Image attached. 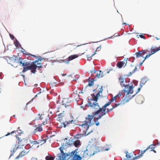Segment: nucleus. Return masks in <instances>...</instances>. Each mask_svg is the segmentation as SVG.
Masks as SVG:
<instances>
[{
  "instance_id": "e2e57ef3",
  "label": "nucleus",
  "mask_w": 160,
  "mask_h": 160,
  "mask_svg": "<svg viewBox=\"0 0 160 160\" xmlns=\"http://www.w3.org/2000/svg\"><path fill=\"white\" fill-rule=\"evenodd\" d=\"M110 71V70H109V71H107V73H108Z\"/></svg>"
},
{
  "instance_id": "4d7b16f0",
  "label": "nucleus",
  "mask_w": 160,
  "mask_h": 160,
  "mask_svg": "<svg viewBox=\"0 0 160 160\" xmlns=\"http://www.w3.org/2000/svg\"><path fill=\"white\" fill-rule=\"evenodd\" d=\"M21 48V49H22L23 51H22V52H23L24 51V50L22 48Z\"/></svg>"
},
{
  "instance_id": "774afa93",
  "label": "nucleus",
  "mask_w": 160,
  "mask_h": 160,
  "mask_svg": "<svg viewBox=\"0 0 160 160\" xmlns=\"http://www.w3.org/2000/svg\"><path fill=\"white\" fill-rule=\"evenodd\" d=\"M123 24L126 25V23H124Z\"/></svg>"
},
{
  "instance_id": "f3484780",
  "label": "nucleus",
  "mask_w": 160,
  "mask_h": 160,
  "mask_svg": "<svg viewBox=\"0 0 160 160\" xmlns=\"http://www.w3.org/2000/svg\"><path fill=\"white\" fill-rule=\"evenodd\" d=\"M74 145L76 147H77L78 146L80 145V141L79 140H76L74 142Z\"/></svg>"
},
{
  "instance_id": "6ab92c4d",
  "label": "nucleus",
  "mask_w": 160,
  "mask_h": 160,
  "mask_svg": "<svg viewBox=\"0 0 160 160\" xmlns=\"http://www.w3.org/2000/svg\"><path fill=\"white\" fill-rule=\"evenodd\" d=\"M15 39L16 40L14 42V44L15 46L16 47H18L19 46L20 47L21 46V45L19 43L18 41L17 40V39L16 38H15Z\"/></svg>"
},
{
  "instance_id": "9b49d317",
  "label": "nucleus",
  "mask_w": 160,
  "mask_h": 160,
  "mask_svg": "<svg viewBox=\"0 0 160 160\" xmlns=\"http://www.w3.org/2000/svg\"><path fill=\"white\" fill-rule=\"evenodd\" d=\"M28 152L29 151H28L27 152L26 151L24 150L22 151V152H20L19 155L18 156H17L16 157V159H18L19 158H21V157H23V156H24V155H26L27 153H28Z\"/></svg>"
},
{
  "instance_id": "ea45409f",
  "label": "nucleus",
  "mask_w": 160,
  "mask_h": 160,
  "mask_svg": "<svg viewBox=\"0 0 160 160\" xmlns=\"http://www.w3.org/2000/svg\"><path fill=\"white\" fill-rule=\"evenodd\" d=\"M146 150H144L143 151H141V155H142L143 154L146 152Z\"/></svg>"
},
{
  "instance_id": "5701e85b",
  "label": "nucleus",
  "mask_w": 160,
  "mask_h": 160,
  "mask_svg": "<svg viewBox=\"0 0 160 160\" xmlns=\"http://www.w3.org/2000/svg\"><path fill=\"white\" fill-rule=\"evenodd\" d=\"M35 130L41 132L42 130V128L41 126H38L36 128Z\"/></svg>"
},
{
  "instance_id": "4be33fe9",
  "label": "nucleus",
  "mask_w": 160,
  "mask_h": 160,
  "mask_svg": "<svg viewBox=\"0 0 160 160\" xmlns=\"http://www.w3.org/2000/svg\"><path fill=\"white\" fill-rule=\"evenodd\" d=\"M18 148V147H17L16 149H13V151H11V155H10V156L9 157V158H10V157L11 156H13V153H14V152H15L17 150V148Z\"/></svg>"
},
{
  "instance_id": "c03bdc74",
  "label": "nucleus",
  "mask_w": 160,
  "mask_h": 160,
  "mask_svg": "<svg viewBox=\"0 0 160 160\" xmlns=\"http://www.w3.org/2000/svg\"><path fill=\"white\" fill-rule=\"evenodd\" d=\"M63 105H64V107H65V108H66L67 107L69 106V105L68 104V105H67L66 104H63Z\"/></svg>"
},
{
  "instance_id": "aec40b11",
  "label": "nucleus",
  "mask_w": 160,
  "mask_h": 160,
  "mask_svg": "<svg viewBox=\"0 0 160 160\" xmlns=\"http://www.w3.org/2000/svg\"><path fill=\"white\" fill-rule=\"evenodd\" d=\"M45 159L46 160H53L54 158L52 157L47 156L45 158Z\"/></svg>"
},
{
  "instance_id": "37998d69",
  "label": "nucleus",
  "mask_w": 160,
  "mask_h": 160,
  "mask_svg": "<svg viewBox=\"0 0 160 160\" xmlns=\"http://www.w3.org/2000/svg\"><path fill=\"white\" fill-rule=\"evenodd\" d=\"M22 58L21 57H19L18 58V59L17 60V61H22Z\"/></svg>"
},
{
  "instance_id": "864d4df0",
  "label": "nucleus",
  "mask_w": 160,
  "mask_h": 160,
  "mask_svg": "<svg viewBox=\"0 0 160 160\" xmlns=\"http://www.w3.org/2000/svg\"><path fill=\"white\" fill-rule=\"evenodd\" d=\"M99 124V122H98L97 123H96V125L97 126H98Z\"/></svg>"
},
{
  "instance_id": "20e7f679",
  "label": "nucleus",
  "mask_w": 160,
  "mask_h": 160,
  "mask_svg": "<svg viewBox=\"0 0 160 160\" xmlns=\"http://www.w3.org/2000/svg\"><path fill=\"white\" fill-rule=\"evenodd\" d=\"M91 151H93L94 152L92 154V155L99 152L100 150L98 147L94 143L92 144V145L89 144L87 146L86 149L83 152V155L82 157H84V158H87V156L89 155V154L88 155V153L87 152V151L90 152Z\"/></svg>"
},
{
  "instance_id": "58836bf2",
  "label": "nucleus",
  "mask_w": 160,
  "mask_h": 160,
  "mask_svg": "<svg viewBox=\"0 0 160 160\" xmlns=\"http://www.w3.org/2000/svg\"><path fill=\"white\" fill-rule=\"evenodd\" d=\"M41 93V92H38V93L37 94V95H36L35 96V97L34 98H33L32 99V100L31 101H33V99L35 98L36 97H37V95H38V94H40Z\"/></svg>"
},
{
  "instance_id": "680f3d73",
  "label": "nucleus",
  "mask_w": 160,
  "mask_h": 160,
  "mask_svg": "<svg viewBox=\"0 0 160 160\" xmlns=\"http://www.w3.org/2000/svg\"><path fill=\"white\" fill-rule=\"evenodd\" d=\"M62 76H64L66 75V74H62Z\"/></svg>"
},
{
  "instance_id": "13d9d810",
  "label": "nucleus",
  "mask_w": 160,
  "mask_h": 160,
  "mask_svg": "<svg viewBox=\"0 0 160 160\" xmlns=\"http://www.w3.org/2000/svg\"><path fill=\"white\" fill-rule=\"evenodd\" d=\"M149 148H150L149 147H147L146 149H145L146 151H147Z\"/></svg>"
},
{
  "instance_id": "f704fd0d",
  "label": "nucleus",
  "mask_w": 160,
  "mask_h": 160,
  "mask_svg": "<svg viewBox=\"0 0 160 160\" xmlns=\"http://www.w3.org/2000/svg\"><path fill=\"white\" fill-rule=\"evenodd\" d=\"M91 73L92 74L93 73H95L97 71H96L95 69H94L93 70L91 71Z\"/></svg>"
},
{
  "instance_id": "393cba45",
  "label": "nucleus",
  "mask_w": 160,
  "mask_h": 160,
  "mask_svg": "<svg viewBox=\"0 0 160 160\" xmlns=\"http://www.w3.org/2000/svg\"><path fill=\"white\" fill-rule=\"evenodd\" d=\"M29 69H29V68H28L27 67H24L22 71V72H26V71H27L28 70H29Z\"/></svg>"
},
{
  "instance_id": "f03ea898",
  "label": "nucleus",
  "mask_w": 160,
  "mask_h": 160,
  "mask_svg": "<svg viewBox=\"0 0 160 160\" xmlns=\"http://www.w3.org/2000/svg\"><path fill=\"white\" fill-rule=\"evenodd\" d=\"M61 153H59L58 156V160H65L66 157H69L67 160H81L82 157L78 154L77 150L72 151L71 153L67 154L64 153L63 151V148L62 147L59 148Z\"/></svg>"
},
{
  "instance_id": "09e8293b",
  "label": "nucleus",
  "mask_w": 160,
  "mask_h": 160,
  "mask_svg": "<svg viewBox=\"0 0 160 160\" xmlns=\"http://www.w3.org/2000/svg\"><path fill=\"white\" fill-rule=\"evenodd\" d=\"M137 103H138V104H141V103H142V101L141 102H138L137 100Z\"/></svg>"
},
{
  "instance_id": "0e129e2a",
  "label": "nucleus",
  "mask_w": 160,
  "mask_h": 160,
  "mask_svg": "<svg viewBox=\"0 0 160 160\" xmlns=\"http://www.w3.org/2000/svg\"><path fill=\"white\" fill-rule=\"evenodd\" d=\"M37 86H38V84H35V87H37Z\"/></svg>"
},
{
  "instance_id": "f8f14e48",
  "label": "nucleus",
  "mask_w": 160,
  "mask_h": 160,
  "mask_svg": "<svg viewBox=\"0 0 160 160\" xmlns=\"http://www.w3.org/2000/svg\"><path fill=\"white\" fill-rule=\"evenodd\" d=\"M125 62H126V64L125 66L126 65V63H127V60H126L125 62L122 61V62H120L118 63L117 66L119 68H121L122 66L124 65L125 63Z\"/></svg>"
},
{
  "instance_id": "338daca9",
  "label": "nucleus",
  "mask_w": 160,
  "mask_h": 160,
  "mask_svg": "<svg viewBox=\"0 0 160 160\" xmlns=\"http://www.w3.org/2000/svg\"><path fill=\"white\" fill-rule=\"evenodd\" d=\"M156 39H157V40H158V39H158V38L157 37H156Z\"/></svg>"
},
{
  "instance_id": "a18cd8bd",
  "label": "nucleus",
  "mask_w": 160,
  "mask_h": 160,
  "mask_svg": "<svg viewBox=\"0 0 160 160\" xmlns=\"http://www.w3.org/2000/svg\"><path fill=\"white\" fill-rule=\"evenodd\" d=\"M160 49H159V48H157L155 49V50L156 52H157Z\"/></svg>"
},
{
  "instance_id": "bf43d9fd",
  "label": "nucleus",
  "mask_w": 160,
  "mask_h": 160,
  "mask_svg": "<svg viewBox=\"0 0 160 160\" xmlns=\"http://www.w3.org/2000/svg\"><path fill=\"white\" fill-rule=\"evenodd\" d=\"M96 52H95L94 54H92L91 56H92V57L94 56L96 54Z\"/></svg>"
},
{
  "instance_id": "423d86ee",
  "label": "nucleus",
  "mask_w": 160,
  "mask_h": 160,
  "mask_svg": "<svg viewBox=\"0 0 160 160\" xmlns=\"http://www.w3.org/2000/svg\"><path fill=\"white\" fill-rule=\"evenodd\" d=\"M18 141V144L19 146H24L25 145V144L27 140L26 139L24 138L21 139L19 137H16Z\"/></svg>"
},
{
  "instance_id": "4468645a",
  "label": "nucleus",
  "mask_w": 160,
  "mask_h": 160,
  "mask_svg": "<svg viewBox=\"0 0 160 160\" xmlns=\"http://www.w3.org/2000/svg\"><path fill=\"white\" fill-rule=\"evenodd\" d=\"M78 56L76 54L71 55L68 57V62L72 60L73 59L78 58Z\"/></svg>"
},
{
  "instance_id": "473e14b6",
  "label": "nucleus",
  "mask_w": 160,
  "mask_h": 160,
  "mask_svg": "<svg viewBox=\"0 0 160 160\" xmlns=\"http://www.w3.org/2000/svg\"><path fill=\"white\" fill-rule=\"evenodd\" d=\"M9 36L10 38L12 40H13L15 38L14 36L10 33L9 34Z\"/></svg>"
},
{
  "instance_id": "a211bd4d",
  "label": "nucleus",
  "mask_w": 160,
  "mask_h": 160,
  "mask_svg": "<svg viewBox=\"0 0 160 160\" xmlns=\"http://www.w3.org/2000/svg\"><path fill=\"white\" fill-rule=\"evenodd\" d=\"M73 121L72 120L71 121H69L63 122L62 124L63 125V127L64 128H65L68 124L72 123V122Z\"/></svg>"
},
{
  "instance_id": "1a4fd4ad",
  "label": "nucleus",
  "mask_w": 160,
  "mask_h": 160,
  "mask_svg": "<svg viewBox=\"0 0 160 160\" xmlns=\"http://www.w3.org/2000/svg\"><path fill=\"white\" fill-rule=\"evenodd\" d=\"M121 96V93H118L117 95L115 96L114 97H112V98L110 100H111V101L112 102H114V101H115V102H116V101H118L120 99V97Z\"/></svg>"
},
{
  "instance_id": "a19ab883",
  "label": "nucleus",
  "mask_w": 160,
  "mask_h": 160,
  "mask_svg": "<svg viewBox=\"0 0 160 160\" xmlns=\"http://www.w3.org/2000/svg\"><path fill=\"white\" fill-rule=\"evenodd\" d=\"M137 69V67H135V69L132 71V73H133L135 72Z\"/></svg>"
},
{
  "instance_id": "2f4dec72",
  "label": "nucleus",
  "mask_w": 160,
  "mask_h": 160,
  "mask_svg": "<svg viewBox=\"0 0 160 160\" xmlns=\"http://www.w3.org/2000/svg\"><path fill=\"white\" fill-rule=\"evenodd\" d=\"M31 143L33 144L36 145L37 144H39V142H37V141H34L32 142H31Z\"/></svg>"
},
{
  "instance_id": "7ed1b4c3",
  "label": "nucleus",
  "mask_w": 160,
  "mask_h": 160,
  "mask_svg": "<svg viewBox=\"0 0 160 160\" xmlns=\"http://www.w3.org/2000/svg\"><path fill=\"white\" fill-rule=\"evenodd\" d=\"M119 82L121 86L124 87V89L122 91V92H124L126 93L124 95H126V96L129 94L133 93L134 87L132 85H130L129 79H125L123 76H121L119 79Z\"/></svg>"
},
{
  "instance_id": "6e6552de",
  "label": "nucleus",
  "mask_w": 160,
  "mask_h": 160,
  "mask_svg": "<svg viewBox=\"0 0 160 160\" xmlns=\"http://www.w3.org/2000/svg\"><path fill=\"white\" fill-rule=\"evenodd\" d=\"M147 52H145V50L141 51L139 52H136V57L137 58H138L141 57H142L143 58L144 57L142 56L147 53Z\"/></svg>"
},
{
  "instance_id": "39448f33",
  "label": "nucleus",
  "mask_w": 160,
  "mask_h": 160,
  "mask_svg": "<svg viewBox=\"0 0 160 160\" xmlns=\"http://www.w3.org/2000/svg\"><path fill=\"white\" fill-rule=\"evenodd\" d=\"M37 62L34 61L33 62L31 63V65L29 67V69H32L31 72L33 73H35L36 72V69L37 68H41L42 67V64L39 63H37V64H39L40 66H37L36 64V63Z\"/></svg>"
},
{
  "instance_id": "49530a36",
  "label": "nucleus",
  "mask_w": 160,
  "mask_h": 160,
  "mask_svg": "<svg viewBox=\"0 0 160 160\" xmlns=\"http://www.w3.org/2000/svg\"><path fill=\"white\" fill-rule=\"evenodd\" d=\"M31 160H38L37 158H32Z\"/></svg>"
},
{
  "instance_id": "72a5a7b5",
  "label": "nucleus",
  "mask_w": 160,
  "mask_h": 160,
  "mask_svg": "<svg viewBox=\"0 0 160 160\" xmlns=\"http://www.w3.org/2000/svg\"><path fill=\"white\" fill-rule=\"evenodd\" d=\"M133 83H134L135 86H137L138 84V81H133Z\"/></svg>"
},
{
  "instance_id": "ddd939ff",
  "label": "nucleus",
  "mask_w": 160,
  "mask_h": 160,
  "mask_svg": "<svg viewBox=\"0 0 160 160\" xmlns=\"http://www.w3.org/2000/svg\"><path fill=\"white\" fill-rule=\"evenodd\" d=\"M120 103H121L115 104L114 105L112 106V108L111 109L107 108V111H106V113L109 112L112 110L113 108H116V107L119 106L120 104Z\"/></svg>"
},
{
  "instance_id": "412c9836",
  "label": "nucleus",
  "mask_w": 160,
  "mask_h": 160,
  "mask_svg": "<svg viewBox=\"0 0 160 160\" xmlns=\"http://www.w3.org/2000/svg\"><path fill=\"white\" fill-rule=\"evenodd\" d=\"M126 154V156L128 160H132V159L131 158V156L128 152Z\"/></svg>"
},
{
  "instance_id": "b1692460",
  "label": "nucleus",
  "mask_w": 160,
  "mask_h": 160,
  "mask_svg": "<svg viewBox=\"0 0 160 160\" xmlns=\"http://www.w3.org/2000/svg\"><path fill=\"white\" fill-rule=\"evenodd\" d=\"M93 85V81H89L88 83V86H92Z\"/></svg>"
},
{
  "instance_id": "e433bc0d",
  "label": "nucleus",
  "mask_w": 160,
  "mask_h": 160,
  "mask_svg": "<svg viewBox=\"0 0 160 160\" xmlns=\"http://www.w3.org/2000/svg\"><path fill=\"white\" fill-rule=\"evenodd\" d=\"M16 62L17 63H20V64H22V63H23L22 62V61H16Z\"/></svg>"
},
{
  "instance_id": "c9c22d12",
  "label": "nucleus",
  "mask_w": 160,
  "mask_h": 160,
  "mask_svg": "<svg viewBox=\"0 0 160 160\" xmlns=\"http://www.w3.org/2000/svg\"><path fill=\"white\" fill-rule=\"evenodd\" d=\"M87 57L88 58H90V59H92V56H90L89 55H87Z\"/></svg>"
},
{
  "instance_id": "2eb2a0df",
  "label": "nucleus",
  "mask_w": 160,
  "mask_h": 160,
  "mask_svg": "<svg viewBox=\"0 0 160 160\" xmlns=\"http://www.w3.org/2000/svg\"><path fill=\"white\" fill-rule=\"evenodd\" d=\"M43 114H38V116L35 118V120H42L43 118Z\"/></svg>"
},
{
  "instance_id": "69168bd1",
  "label": "nucleus",
  "mask_w": 160,
  "mask_h": 160,
  "mask_svg": "<svg viewBox=\"0 0 160 160\" xmlns=\"http://www.w3.org/2000/svg\"><path fill=\"white\" fill-rule=\"evenodd\" d=\"M142 98V96H140V98Z\"/></svg>"
},
{
  "instance_id": "cd10ccee",
  "label": "nucleus",
  "mask_w": 160,
  "mask_h": 160,
  "mask_svg": "<svg viewBox=\"0 0 160 160\" xmlns=\"http://www.w3.org/2000/svg\"><path fill=\"white\" fill-rule=\"evenodd\" d=\"M58 116L59 117L61 118L64 116V113H60L58 115Z\"/></svg>"
},
{
  "instance_id": "5fc2aeb1",
  "label": "nucleus",
  "mask_w": 160,
  "mask_h": 160,
  "mask_svg": "<svg viewBox=\"0 0 160 160\" xmlns=\"http://www.w3.org/2000/svg\"><path fill=\"white\" fill-rule=\"evenodd\" d=\"M42 58L41 57H40L38 58V61H41L42 60Z\"/></svg>"
},
{
  "instance_id": "8fccbe9b",
  "label": "nucleus",
  "mask_w": 160,
  "mask_h": 160,
  "mask_svg": "<svg viewBox=\"0 0 160 160\" xmlns=\"http://www.w3.org/2000/svg\"><path fill=\"white\" fill-rule=\"evenodd\" d=\"M144 60L143 61V62H141V63H140L139 64V65L140 66H141L142 65V64L143 62H144Z\"/></svg>"
},
{
  "instance_id": "bb28decb",
  "label": "nucleus",
  "mask_w": 160,
  "mask_h": 160,
  "mask_svg": "<svg viewBox=\"0 0 160 160\" xmlns=\"http://www.w3.org/2000/svg\"><path fill=\"white\" fill-rule=\"evenodd\" d=\"M154 146H155V144H151L149 146L150 148L152 149L151 151H152V150L155 148V147H154Z\"/></svg>"
},
{
  "instance_id": "7c9ffc66",
  "label": "nucleus",
  "mask_w": 160,
  "mask_h": 160,
  "mask_svg": "<svg viewBox=\"0 0 160 160\" xmlns=\"http://www.w3.org/2000/svg\"><path fill=\"white\" fill-rule=\"evenodd\" d=\"M152 50L151 51V53L150 54L152 55L153 54H154V53H155V52H156L155 50V49H152Z\"/></svg>"
},
{
  "instance_id": "9d476101",
  "label": "nucleus",
  "mask_w": 160,
  "mask_h": 160,
  "mask_svg": "<svg viewBox=\"0 0 160 160\" xmlns=\"http://www.w3.org/2000/svg\"><path fill=\"white\" fill-rule=\"evenodd\" d=\"M149 80L148 78L147 77H144L142 78L140 82V86L142 87L143 85H145L147 82Z\"/></svg>"
},
{
  "instance_id": "052dcab7",
  "label": "nucleus",
  "mask_w": 160,
  "mask_h": 160,
  "mask_svg": "<svg viewBox=\"0 0 160 160\" xmlns=\"http://www.w3.org/2000/svg\"><path fill=\"white\" fill-rule=\"evenodd\" d=\"M152 151H153L155 153H156V152L155 150H154L153 149L152 150Z\"/></svg>"
},
{
  "instance_id": "a878e982",
  "label": "nucleus",
  "mask_w": 160,
  "mask_h": 160,
  "mask_svg": "<svg viewBox=\"0 0 160 160\" xmlns=\"http://www.w3.org/2000/svg\"><path fill=\"white\" fill-rule=\"evenodd\" d=\"M142 156V155H139V156H136V157H134L132 159V160H135V159H138L139 158H140Z\"/></svg>"
},
{
  "instance_id": "f257e3e1",
  "label": "nucleus",
  "mask_w": 160,
  "mask_h": 160,
  "mask_svg": "<svg viewBox=\"0 0 160 160\" xmlns=\"http://www.w3.org/2000/svg\"><path fill=\"white\" fill-rule=\"evenodd\" d=\"M102 86L101 87V89L96 95L94 94L92 95V98L88 99V106L92 108L95 109V110H97L94 112L92 113V115H88V117L86 118L84 121V123L80 126V129H82L83 134H85V136L88 135L92 132V130H91L90 131H88L89 127L92 124L91 122V121L93 118L94 116L98 115L99 116L97 117H95V118L97 120L100 119L103 116L105 115L106 113V108L109 106L111 103L112 102L110 100L109 102L106 103L102 108H100L99 106L98 103L97 102L99 97L100 96V93L102 94L103 91ZM86 105V106H87Z\"/></svg>"
},
{
  "instance_id": "3c124183",
  "label": "nucleus",
  "mask_w": 160,
  "mask_h": 160,
  "mask_svg": "<svg viewBox=\"0 0 160 160\" xmlns=\"http://www.w3.org/2000/svg\"><path fill=\"white\" fill-rule=\"evenodd\" d=\"M2 74V72H1L0 73V78L1 79H2V78L1 77V75Z\"/></svg>"
},
{
  "instance_id": "0eeeda50",
  "label": "nucleus",
  "mask_w": 160,
  "mask_h": 160,
  "mask_svg": "<svg viewBox=\"0 0 160 160\" xmlns=\"http://www.w3.org/2000/svg\"><path fill=\"white\" fill-rule=\"evenodd\" d=\"M140 88H138V89L136 93V94H134V95H133V96H132L131 97H129L128 96H126V97L124 98V100H125L126 101V102H128L129 100H130V99H132V98L134 96H135V95L137 94L138 93L141 88L142 87H141V86H140Z\"/></svg>"
},
{
  "instance_id": "4c0bfd02",
  "label": "nucleus",
  "mask_w": 160,
  "mask_h": 160,
  "mask_svg": "<svg viewBox=\"0 0 160 160\" xmlns=\"http://www.w3.org/2000/svg\"><path fill=\"white\" fill-rule=\"evenodd\" d=\"M21 64H22V66L24 67H26L27 65V63L24 62H23Z\"/></svg>"
},
{
  "instance_id": "603ef678",
  "label": "nucleus",
  "mask_w": 160,
  "mask_h": 160,
  "mask_svg": "<svg viewBox=\"0 0 160 160\" xmlns=\"http://www.w3.org/2000/svg\"><path fill=\"white\" fill-rule=\"evenodd\" d=\"M36 65L37 66H40V65L39 64H38V65L37 64V63H38L37 62H38V61H36Z\"/></svg>"
},
{
  "instance_id": "6e6d98bb",
  "label": "nucleus",
  "mask_w": 160,
  "mask_h": 160,
  "mask_svg": "<svg viewBox=\"0 0 160 160\" xmlns=\"http://www.w3.org/2000/svg\"><path fill=\"white\" fill-rule=\"evenodd\" d=\"M72 75H68V77H72Z\"/></svg>"
},
{
  "instance_id": "c756f323",
  "label": "nucleus",
  "mask_w": 160,
  "mask_h": 160,
  "mask_svg": "<svg viewBox=\"0 0 160 160\" xmlns=\"http://www.w3.org/2000/svg\"><path fill=\"white\" fill-rule=\"evenodd\" d=\"M16 132V131H12V132H11V133H8V134L6 135H5V136H7L10 134H12L13 133H14V132Z\"/></svg>"
},
{
  "instance_id": "79ce46f5",
  "label": "nucleus",
  "mask_w": 160,
  "mask_h": 160,
  "mask_svg": "<svg viewBox=\"0 0 160 160\" xmlns=\"http://www.w3.org/2000/svg\"><path fill=\"white\" fill-rule=\"evenodd\" d=\"M140 37L142 38H144L145 37L142 35H141L139 36Z\"/></svg>"
},
{
  "instance_id": "dca6fc26",
  "label": "nucleus",
  "mask_w": 160,
  "mask_h": 160,
  "mask_svg": "<svg viewBox=\"0 0 160 160\" xmlns=\"http://www.w3.org/2000/svg\"><path fill=\"white\" fill-rule=\"evenodd\" d=\"M103 73L101 71H99V72H98L97 73V76L98 78H102L103 76Z\"/></svg>"
},
{
  "instance_id": "c85d7f7f",
  "label": "nucleus",
  "mask_w": 160,
  "mask_h": 160,
  "mask_svg": "<svg viewBox=\"0 0 160 160\" xmlns=\"http://www.w3.org/2000/svg\"><path fill=\"white\" fill-rule=\"evenodd\" d=\"M151 55V54H150V53L148 55H146L145 57L144 58V61L147 58H148Z\"/></svg>"
},
{
  "instance_id": "de8ad7c7",
  "label": "nucleus",
  "mask_w": 160,
  "mask_h": 160,
  "mask_svg": "<svg viewBox=\"0 0 160 160\" xmlns=\"http://www.w3.org/2000/svg\"><path fill=\"white\" fill-rule=\"evenodd\" d=\"M101 48V46H100L99 47H98L97 48L96 51H95V52H96L97 50H98L99 49H100Z\"/></svg>"
}]
</instances>
